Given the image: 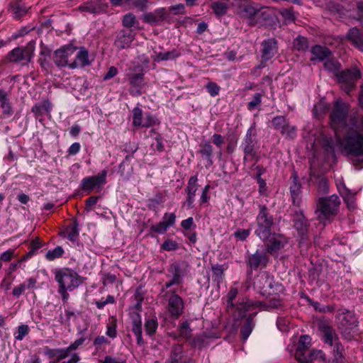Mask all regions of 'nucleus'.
Wrapping results in <instances>:
<instances>
[{
  "instance_id": "f257e3e1",
  "label": "nucleus",
  "mask_w": 363,
  "mask_h": 363,
  "mask_svg": "<svg viewBox=\"0 0 363 363\" xmlns=\"http://www.w3.org/2000/svg\"><path fill=\"white\" fill-rule=\"evenodd\" d=\"M349 106L341 100H337L330 114V126L335 139L325 138V150L334 154L341 151L352 156L353 162L363 165V117L355 111L347 118Z\"/></svg>"
},
{
  "instance_id": "f03ea898",
  "label": "nucleus",
  "mask_w": 363,
  "mask_h": 363,
  "mask_svg": "<svg viewBox=\"0 0 363 363\" xmlns=\"http://www.w3.org/2000/svg\"><path fill=\"white\" fill-rule=\"evenodd\" d=\"M55 279L59 286L58 293L64 302H66L69 297L68 291H73L83 282L81 277L69 269L57 270L55 272Z\"/></svg>"
},
{
  "instance_id": "7ed1b4c3",
  "label": "nucleus",
  "mask_w": 363,
  "mask_h": 363,
  "mask_svg": "<svg viewBox=\"0 0 363 363\" xmlns=\"http://www.w3.org/2000/svg\"><path fill=\"white\" fill-rule=\"evenodd\" d=\"M324 67L328 71L337 77L338 81L341 84V89L347 94H350L355 86V82L361 77L360 71L357 67L340 72V64L334 60H327L324 63Z\"/></svg>"
},
{
  "instance_id": "20e7f679",
  "label": "nucleus",
  "mask_w": 363,
  "mask_h": 363,
  "mask_svg": "<svg viewBox=\"0 0 363 363\" xmlns=\"http://www.w3.org/2000/svg\"><path fill=\"white\" fill-rule=\"evenodd\" d=\"M340 204V200L335 194L320 198L315 211L318 220L323 224L330 222L332 218L336 215Z\"/></svg>"
},
{
  "instance_id": "39448f33",
  "label": "nucleus",
  "mask_w": 363,
  "mask_h": 363,
  "mask_svg": "<svg viewBox=\"0 0 363 363\" xmlns=\"http://www.w3.org/2000/svg\"><path fill=\"white\" fill-rule=\"evenodd\" d=\"M260 306V302L246 298L240 302L236 307V310L240 317H246L249 313V317L247 318L246 323L241 330L244 340L247 339L252 331L254 327L252 316L257 314V311L255 310Z\"/></svg>"
},
{
  "instance_id": "423d86ee",
  "label": "nucleus",
  "mask_w": 363,
  "mask_h": 363,
  "mask_svg": "<svg viewBox=\"0 0 363 363\" xmlns=\"http://www.w3.org/2000/svg\"><path fill=\"white\" fill-rule=\"evenodd\" d=\"M254 286L263 296L277 294L283 290L282 285L275 284L273 276L267 272H262L255 277Z\"/></svg>"
},
{
  "instance_id": "0eeeda50",
  "label": "nucleus",
  "mask_w": 363,
  "mask_h": 363,
  "mask_svg": "<svg viewBox=\"0 0 363 363\" xmlns=\"http://www.w3.org/2000/svg\"><path fill=\"white\" fill-rule=\"evenodd\" d=\"M256 220L257 228L255 231V235L264 241L268 240L270 238L274 223L272 216L268 213L265 206H259Z\"/></svg>"
},
{
  "instance_id": "6e6552de",
  "label": "nucleus",
  "mask_w": 363,
  "mask_h": 363,
  "mask_svg": "<svg viewBox=\"0 0 363 363\" xmlns=\"http://www.w3.org/2000/svg\"><path fill=\"white\" fill-rule=\"evenodd\" d=\"M339 328L347 340H351L357 333V320L350 311H345L337 315Z\"/></svg>"
},
{
  "instance_id": "1a4fd4ad",
  "label": "nucleus",
  "mask_w": 363,
  "mask_h": 363,
  "mask_svg": "<svg viewBox=\"0 0 363 363\" xmlns=\"http://www.w3.org/2000/svg\"><path fill=\"white\" fill-rule=\"evenodd\" d=\"M133 125L136 128H148L159 125L160 121L150 112L143 113L139 106H135L133 111Z\"/></svg>"
},
{
  "instance_id": "9d476101",
  "label": "nucleus",
  "mask_w": 363,
  "mask_h": 363,
  "mask_svg": "<svg viewBox=\"0 0 363 363\" xmlns=\"http://www.w3.org/2000/svg\"><path fill=\"white\" fill-rule=\"evenodd\" d=\"M77 48L72 45H66L57 50L53 55V60L58 67H69L70 57L75 53Z\"/></svg>"
},
{
  "instance_id": "9b49d317",
  "label": "nucleus",
  "mask_w": 363,
  "mask_h": 363,
  "mask_svg": "<svg viewBox=\"0 0 363 363\" xmlns=\"http://www.w3.org/2000/svg\"><path fill=\"white\" fill-rule=\"evenodd\" d=\"M33 56V48H16L9 52L7 58L10 62L26 65Z\"/></svg>"
},
{
  "instance_id": "f8f14e48",
  "label": "nucleus",
  "mask_w": 363,
  "mask_h": 363,
  "mask_svg": "<svg viewBox=\"0 0 363 363\" xmlns=\"http://www.w3.org/2000/svg\"><path fill=\"white\" fill-rule=\"evenodd\" d=\"M252 127H250L246 133L244 141L242 143V150L245 153L244 160H247V157H254L256 153L257 139L255 134H252Z\"/></svg>"
},
{
  "instance_id": "ddd939ff",
  "label": "nucleus",
  "mask_w": 363,
  "mask_h": 363,
  "mask_svg": "<svg viewBox=\"0 0 363 363\" xmlns=\"http://www.w3.org/2000/svg\"><path fill=\"white\" fill-rule=\"evenodd\" d=\"M184 301L182 298L174 292L168 298L167 310L171 317L178 318L182 313Z\"/></svg>"
},
{
  "instance_id": "4468645a",
  "label": "nucleus",
  "mask_w": 363,
  "mask_h": 363,
  "mask_svg": "<svg viewBox=\"0 0 363 363\" xmlns=\"http://www.w3.org/2000/svg\"><path fill=\"white\" fill-rule=\"evenodd\" d=\"M107 171L103 170L96 176L84 178L82 181V188L84 191H90L97 186L105 184Z\"/></svg>"
},
{
  "instance_id": "2eb2a0df",
  "label": "nucleus",
  "mask_w": 363,
  "mask_h": 363,
  "mask_svg": "<svg viewBox=\"0 0 363 363\" xmlns=\"http://www.w3.org/2000/svg\"><path fill=\"white\" fill-rule=\"evenodd\" d=\"M233 6H238L239 7L237 12L243 18H251L259 11L258 8L247 4L245 0H235Z\"/></svg>"
},
{
  "instance_id": "dca6fc26",
  "label": "nucleus",
  "mask_w": 363,
  "mask_h": 363,
  "mask_svg": "<svg viewBox=\"0 0 363 363\" xmlns=\"http://www.w3.org/2000/svg\"><path fill=\"white\" fill-rule=\"evenodd\" d=\"M180 54L176 50H172L171 51H165L161 47H155L152 50L151 57L154 62H160L162 61L174 60Z\"/></svg>"
},
{
  "instance_id": "f3484780",
  "label": "nucleus",
  "mask_w": 363,
  "mask_h": 363,
  "mask_svg": "<svg viewBox=\"0 0 363 363\" xmlns=\"http://www.w3.org/2000/svg\"><path fill=\"white\" fill-rule=\"evenodd\" d=\"M198 189V176L194 175L189 178L186 188L187 193L186 201L183 203V206H186L189 209L193 207L196 191Z\"/></svg>"
},
{
  "instance_id": "a211bd4d",
  "label": "nucleus",
  "mask_w": 363,
  "mask_h": 363,
  "mask_svg": "<svg viewBox=\"0 0 363 363\" xmlns=\"http://www.w3.org/2000/svg\"><path fill=\"white\" fill-rule=\"evenodd\" d=\"M288 243V239L282 235H274L267 244V250L272 254L278 252Z\"/></svg>"
},
{
  "instance_id": "6ab92c4d",
  "label": "nucleus",
  "mask_w": 363,
  "mask_h": 363,
  "mask_svg": "<svg viewBox=\"0 0 363 363\" xmlns=\"http://www.w3.org/2000/svg\"><path fill=\"white\" fill-rule=\"evenodd\" d=\"M262 45V57L264 61L269 60L277 52V41L274 38H269L264 40Z\"/></svg>"
},
{
  "instance_id": "aec40b11",
  "label": "nucleus",
  "mask_w": 363,
  "mask_h": 363,
  "mask_svg": "<svg viewBox=\"0 0 363 363\" xmlns=\"http://www.w3.org/2000/svg\"><path fill=\"white\" fill-rule=\"evenodd\" d=\"M168 272L169 274H172V277L169 281L165 283V284L163 286V290L167 289L172 286L173 285H178L182 281L181 269L179 264L175 263L172 264L169 267Z\"/></svg>"
},
{
  "instance_id": "412c9836",
  "label": "nucleus",
  "mask_w": 363,
  "mask_h": 363,
  "mask_svg": "<svg viewBox=\"0 0 363 363\" xmlns=\"http://www.w3.org/2000/svg\"><path fill=\"white\" fill-rule=\"evenodd\" d=\"M268 262V257L265 253L258 250L252 255L248 259V264L252 269H257L259 267H265Z\"/></svg>"
},
{
  "instance_id": "4be33fe9",
  "label": "nucleus",
  "mask_w": 363,
  "mask_h": 363,
  "mask_svg": "<svg viewBox=\"0 0 363 363\" xmlns=\"http://www.w3.org/2000/svg\"><path fill=\"white\" fill-rule=\"evenodd\" d=\"M132 330L136 337L137 343L139 345H144L145 342L142 335V318L138 313L132 315Z\"/></svg>"
},
{
  "instance_id": "5701e85b",
  "label": "nucleus",
  "mask_w": 363,
  "mask_h": 363,
  "mask_svg": "<svg viewBox=\"0 0 363 363\" xmlns=\"http://www.w3.org/2000/svg\"><path fill=\"white\" fill-rule=\"evenodd\" d=\"M88 65H89L88 52L82 48L77 51L74 60L70 62L69 67L74 69L79 67H84Z\"/></svg>"
},
{
  "instance_id": "b1692460",
  "label": "nucleus",
  "mask_w": 363,
  "mask_h": 363,
  "mask_svg": "<svg viewBox=\"0 0 363 363\" xmlns=\"http://www.w3.org/2000/svg\"><path fill=\"white\" fill-rule=\"evenodd\" d=\"M166 16L165 9L163 8L157 9L152 12L145 13L142 18L145 22L148 23H157L164 19Z\"/></svg>"
},
{
  "instance_id": "393cba45",
  "label": "nucleus",
  "mask_w": 363,
  "mask_h": 363,
  "mask_svg": "<svg viewBox=\"0 0 363 363\" xmlns=\"http://www.w3.org/2000/svg\"><path fill=\"white\" fill-rule=\"evenodd\" d=\"M134 39V35L131 31H121L115 40V45L120 49L128 48Z\"/></svg>"
},
{
  "instance_id": "a878e982",
  "label": "nucleus",
  "mask_w": 363,
  "mask_h": 363,
  "mask_svg": "<svg viewBox=\"0 0 363 363\" xmlns=\"http://www.w3.org/2000/svg\"><path fill=\"white\" fill-rule=\"evenodd\" d=\"M320 330L323 333V340L325 343L333 346L335 342H337V337L335 330L329 325L321 324Z\"/></svg>"
},
{
  "instance_id": "bb28decb",
  "label": "nucleus",
  "mask_w": 363,
  "mask_h": 363,
  "mask_svg": "<svg viewBox=\"0 0 363 363\" xmlns=\"http://www.w3.org/2000/svg\"><path fill=\"white\" fill-rule=\"evenodd\" d=\"M347 37L354 45L363 52V35L359 29L356 28L350 29Z\"/></svg>"
},
{
  "instance_id": "cd10ccee",
  "label": "nucleus",
  "mask_w": 363,
  "mask_h": 363,
  "mask_svg": "<svg viewBox=\"0 0 363 363\" xmlns=\"http://www.w3.org/2000/svg\"><path fill=\"white\" fill-rule=\"evenodd\" d=\"M37 281L34 278H29L22 284L13 288L12 294L16 296H20L27 289H33L35 288Z\"/></svg>"
},
{
  "instance_id": "c85d7f7f",
  "label": "nucleus",
  "mask_w": 363,
  "mask_h": 363,
  "mask_svg": "<svg viewBox=\"0 0 363 363\" xmlns=\"http://www.w3.org/2000/svg\"><path fill=\"white\" fill-rule=\"evenodd\" d=\"M311 53L313 57H311L312 60H320L323 61L328 58L330 55V50L321 45H315L311 48Z\"/></svg>"
},
{
  "instance_id": "c756f323",
  "label": "nucleus",
  "mask_w": 363,
  "mask_h": 363,
  "mask_svg": "<svg viewBox=\"0 0 363 363\" xmlns=\"http://www.w3.org/2000/svg\"><path fill=\"white\" fill-rule=\"evenodd\" d=\"M52 108L51 102L48 100H45L41 103L37 104L33 107L32 111L36 116H42L45 113H50Z\"/></svg>"
},
{
  "instance_id": "7c9ffc66",
  "label": "nucleus",
  "mask_w": 363,
  "mask_h": 363,
  "mask_svg": "<svg viewBox=\"0 0 363 363\" xmlns=\"http://www.w3.org/2000/svg\"><path fill=\"white\" fill-rule=\"evenodd\" d=\"M293 182L290 186V192L294 203H298L300 200L301 194V184L298 182V177L296 174H294L291 177Z\"/></svg>"
},
{
  "instance_id": "2f4dec72",
  "label": "nucleus",
  "mask_w": 363,
  "mask_h": 363,
  "mask_svg": "<svg viewBox=\"0 0 363 363\" xmlns=\"http://www.w3.org/2000/svg\"><path fill=\"white\" fill-rule=\"evenodd\" d=\"M199 152H200L202 158L207 160L208 165L211 166L213 164V160H212L213 147L210 144V143L205 142L203 145H201Z\"/></svg>"
},
{
  "instance_id": "473e14b6",
  "label": "nucleus",
  "mask_w": 363,
  "mask_h": 363,
  "mask_svg": "<svg viewBox=\"0 0 363 363\" xmlns=\"http://www.w3.org/2000/svg\"><path fill=\"white\" fill-rule=\"evenodd\" d=\"M0 107L2 108L4 114L11 115L12 113V108L8 94L2 89H0Z\"/></svg>"
},
{
  "instance_id": "72a5a7b5",
  "label": "nucleus",
  "mask_w": 363,
  "mask_h": 363,
  "mask_svg": "<svg viewBox=\"0 0 363 363\" xmlns=\"http://www.w3.org/2000/svg\"><path fill=\"white\" fill-rule=\"evenodd\" d=\"M158 323L156 317H149L145 320V330L147 335H152L157 330Z\"/></svg>"
},
{
  "instance_id": "f704fd0d",
  "label": "nucleus",
  "mask_w": 363,
  "mask_h": 363,
  "mask_svg": "<svg viewBox=\"0 0 363 363\" xmlns=\"http://www.w3.org/2000/svg\"><path fill=\"white\" fill-rule=\"evenodd\" d=\"M45 354L50 357L55 359L57 362H60L67 358L64 348L46 349Z\"/></svg>"
},
{
  "instance_id": "c9c22d12",
  "label": "nucleus",
  "mask_w": 363,
  "mask_h": 363,
  "mask_svg": "<svg viewBox=\"0 0 363 363\" xmlns=\"http://www.w3.org/2000/svg\"><path fill=\"white\" fill-rule=\"evenodd\" d=\"M67 239L72 242H75L79 236V225L77 221H74L71 225L66 229Z\"/></svg>"
},
{
  "instance_id": "e433bc0d",
  "label": "nucleus",
  "mask_w": 363,
  "mask_h": 363,
  "mask_svg": "<svg viewBox=\"0 0 363 363\" xmlns=\"http://www.w3.org/2000/svg\"><path fill=\"white\" fill-rule=\"evenodd\" d=\"M211 8L217 16L221 17L226 14L228 6L226 3L216 1L212 4Z\"/></svg>"
},
{
  "instance_id": "4c0bfd02",
  "label": "nucleus",
  "mask_w": 363,
  "mask_h": 363,
  "mask_svg": "<svg viewBox=\"0 0 363 363\" xmlns=\"http://www.w3.org/2000/svg\"><path fill=\"white\" fill-rule=\"evenodd\" d=\"M355 194L356 193L352 191L350 189L348 190V192L341 194L350 210H353L355 208Z\"/></svg>"
},
{
  "instance_id": "58836bf2",
  "label": "nucleus",
  "mask_w": 363,
  "mask_h": 363,
  "mask_svg": "<svg viewBox=\"0 0 363 363\" xmlns=\"http://www.w3.org/2000/svg\"><path fill=\"white\" fill-rule=\"evenodd\" d=\"M30 328L28 325L21 324L18 326L16 332L14 333V338L16 340L21 341L29 333Z\"/></svg>"
},
{
  "instance_id": "ea45409f",
  "label": "nucleus",
  "mask_w": 363,
  "mask_h": 363,
  "mask_svg": "<svg viewBox=\"0 0 363 363\" xmlns=\"http://www.w3.org/2000/svg\"><path fill=\"white\" fill-rule=\"evenodd\" d=\"M344 347L340 344L338 342H335L333 345V355H334V361L336 362H342L344 359L343 356Z\"/></svg>"
},
{
  "instance_id": "a19ab883",
  "label": "nucleus",
  "mask_w": 363,
  "mask_h": 363,
  "mask_svg": "<svg viewBox=\"0 0 363 363\" xmlns=\"http://www.w3.org/2000/svg\"><path fill=\"white\" fill-rule=\"evenodd\" d=\"M64 253V250L62 247L57 246L52 250H49L45 255V258L48 261H53L54 259L60 257Z\"/></svg>"
},
{
  "instance_id": "79ce46f5",
  "label": "nucleus",
  "mask_w": 363,
  "mask_h": 363,
  "mask_svg": "<svg viewBox=\"0 0 363 363\" xmlns=\"http://www.w3.org/2000/svg\"><path fill=\"white\" fill-rule=\"evenodd\" d=\"M144 75L143 73L132 74L128 75L130 84L133 86L140 87L143 83Z\"/></svg>"
},
{
  "instance_id": "37998d69",
  "label": "nucleus",
  "mask_w": 363,
  "mask_h": 363,
  "mask_svg": "<svg viewBox=\"0 0 363 363\" xmlns=\"http://www.w3.org/2000/svg\"><path fill=\"white\" fill-rule=\"evenodd\" d=\"M294 47L299 51H304L308 48V41L304 37H298L294 41Z\"/></svg>"
},
{
  "instance_id": "c03bdc74",
  "label": "nucleus",
  "mask_w": 363,
  "mask_h": 363,
  "mask_svg": "<svg viewBox=\"0 0 363 363\" xmlns=\"http://www.w3.org/2000/svg\"><path fill=\"white\" fill-rule=\"evenodd\" d=\"M294 227L301 236V239L303 240L308 230L306 221L304 220H296Z\"/></svg>"
},
{
  "instance_id": "a18cd8bd",
  "label": "nucleus",
  "mask_w": 363,
  "mask_h": 363,
  "mask_svg": "<svg viewBox=\"0 0 363 363\" xmlns=\"http://www.w3.org/2000/svg\"><path fill=\"white\" fill-rule=\"evenodd\" d=\"M311 339L308 335H301L298 342V350L305 351L310 345Z\"/></svg>"
},
{
  "instance_id": "49530a36",
  "label": "nucleus",
  "mask_w": 363,
  "mask_h": 363,
  "mask_svg": "<svg viewBox=\"0 0 363 363\" xmlns=\"http://www.w3.org/2000/svg\"><path fill=\"white\" fill-rule=\"evenodd\" d=\"M281 133L285 135L288 138L294 139L296 136V128L294 125L288 124L282 128Z\"/></svg>"
},
{
  "instance_id": "de8ad7c7",
  "label": "nucleus",
  "mask_w": 363,
  "mask_h": 363,
  "mask_svg": "<svg viewBox=\"0 0 363 363\" xmlns=\"http://www.w3.org/2000/svg\"><path fill=\"white\" fill-rule=\"evenodd\" d=\"M223 268L222 265L216 264L212 266L213 275L215 277V281L220 282L223 277Z\"/></svg>"
},
{
  "instance_id": "09e8293b",
  "label": "nucleus",
  "mask_w": 363,
  "mask_h": 363,
  "mask_svg": "<svg viewBox=\"0 0 363 363\" xmlns=\"http://www.w3.org/2000/svg\"><path fill=\"white\" fill-rule=\"evenodd\" d=\"M147 0H125V5L130 7L140 9V10L146 8Z\"/></svg>"
},
{
  "instance_id": "8fccbe9b",
  "label": "nucleus",
  "mask_w": 363,
  "mask_h": 363,
  "mask_svg": "<svg viewBox=\"0 0 363 363\" xmlns=\"http://www.w3.org/2000/svg\"><path fill=\"white\" fill-rule=\"evenodd\" d=\"M84 342V338L81 337L79 339L76 340L74 342H72L69 347L64 348L65 350L66 357H69L70 352L74 350H76L80 345H82Z\"/></svg>"
},
{
  "instance_id": "3c124183",
  "label": "nucleus",
  "mask_w": 363,
  "mask_h": 363,
  "mask_svg": "<svg viewBox=\"0 0 363 363\" xmlns=\"http://www.w3.org/2000/svg\"><path fill=\"white\" fill-rule=\"evenodd\" d=\"M272 123L274 128L279 130L280 131L282 130V128H284L285 125L289 124L286 123V119L284 116L274 117L272 119Z\"/></svg>"
},
{
  "instance_id": "603ef678",
  "label": "nucleus",
  "mask_w": 363,
  "mask_h": 363,
  "mask_svg": "<svg viewBox=\"0 0 363 363\" xmlns=\"http://www.w3.org/2000/svg\"><path fill=\"white\" fill-rule=\"evenodd\" d=\"M163 223L169 228L173 226L176 222V215L174 213H165L162 217Z\"/></svg>"
},
{
  "instance_id": "864d4df0",
  "label": "nucleus",
  "mask_w": 363,
  "mask_h": 363,
  "mask_svg": "<svg viewBox=\"0 0 363 363\" xmlns=\"http://www.w3.org/2000/svg\"><path fill=\"white\" fill-rule=\"evenodd\" d=\"M78 9L81 12H88L90 13L97 12V8L93 4L92 1L84 3V4L79 6Z\"/></svg>"
},
{
  "instance_id": "5fc2aeb1",
  "label": "nucleus",
  "mask_w": 363,
  "mask_h": 363,
  "mask_svg": "<svg viewBox=\"0 0 363 363\" xmlns=\"http://www.w3.org/2000/svg\"><path fill=\"white\" fill-rule=\"evenodd\" d=\"M262 102V94L257 93L253 96L252 101L247 104V108L250 111L253 110L255 107L259 106Z\"/></svg>"
},
{
  "instance_id": "6e6d98bb",
  "label": "nucleus",
  "mask_w": 363,
  "mask_h": 363,
  "mask_svg": "<svg viewBox=\"0 0 363 363\" xmlns=\"http://www.w3.org/2000/svg\"><path fill=\"white\" fill-rule=\"evenodd\" d=\"M177 248V242L170 239L166 240L162 245V249L165 251L176 250Z\"/></svg>"
},
{
  "instance_id": "4d7b16f0",
  "label": "nucleus",
  "mask_w": 363,
  "mask_h": 363,
  "mask_svg": "<svg viewBox=\"0 0 363 363\" xmlns=\"http://www.w3.org/2000/svg\"><path fill=\"white\" fill-rule=\"evenodd\" d=\"M168 228H169L166 225V224L161 221L152 225L150 229L152 232L157 233L158 234H164Z\"/></svg>"
},
{
  "instance_id": "13d9d810",
  "label": "nucleus",
  "mask_w": 363,
  "mask_h": 363,
  "mask_svg": "<svg viewBox=\"0 0 363 363\" xmlns=\"http://www.w3.org/2000/svg\"><path fill=\"white\" fill-rule=\"evenodd\" d=\"M136 21L135 16L133 13H128L124 16L123 19V24L125 27H132L135 25Z\"/></svg>"
},
{
  "instance_id": "bf43d9fd",
  "label": "nucleus",
  "mask_w": 363,
  "mask_h": 363,
  "mask_svg": "<svg viewBox=\"0 0 363 363\" xmlns=\"http://www.w3.org/2000/svg\"><path fill=\"white\" fill-rule=\"evenodd\" d=\"M250 234V230L249 229H238L237 230L233 235L240 240H245Z\"/></svg>"
},
{
  "instance_id": "052dcab7",
  "label": "nucleus",
  "mask_w": 363,
  "mask_h": 363,
  "mask_svg": "<svg viewBox=\"0 0 363 363\" xmlns=\"http://www.w3.org/2000/svg\"><path fill=\"white\" fill-rule=\"evenodd\" d=\"M277 325L279 330L286 332L289 329V321L284 318L279 317L277 319Z\"/></svg>"
},
{
  "instance_id": "680f3d73",
  "label": "nucleus",
  "mask_w": 363,
  "mask_h": 363,
  "mask_svg": "<svg viewBox=\"0 0 363 363\" xmlns=\"http://www.w3.org/2000/svg\"><path fill=\"white\" fill-rule=\"evenodd\" d=\"M206 89L211 96H216L219 94L220 88L214 82H208L206 85Z\"/></svg>"
},
{
  "instance_id": "e2e57ef3",
  "label": "nucleus",
  "mask_w": 363,
  "mask_h": 363,
  "mask_svg": "<svg viewBox=\"0 0 363 363\" xmlns=\"http://www.w3.org/2000/svg\"><path fill=\"white\" fill-rule=\"evenodd\" d=\"M295 356L296 359L301 363H311L308 355L305 354V351L296 350Z\"/></svg>"
},
{
  "instance_id": "0e129e2a",
  "label": "nucleus",
  "mask_w": 363,
  "mask_h": 363,
  "mask_svg": "<svg viewBox=\"0 0 363 363\" xmlns=\"http://www.w3.org/2000/svg\"><path fill=\"white\" fill-rule=\"evenodd\" d=\"M328 182L325 178H321L318 184V189L320 193L326 194L328 192Z\"/></svg>"
},
{
  "instance_id": "69168bd1",
  "label": "nucleus",
  "mask_w": 363,
  "mask_h": 363,
  "mask_svg": "<svg viewBox=\"0 0 363 363\" xmlns=\"http://www.w3.org/2000/svg\"><path fill=\"white\" fill-rule=\"evenodd\" d=\"M308 357L311 363H312V362L315 359L323 360L325 358V354L322 350H313L310 353Z\"/></svg>"
},
{
  "instance_id": "338daca9",
  "label": "nucleus",
  "mask_w": 363,
  "mask_h": 363,
  "mask_svg": "<svg viewBox=\"0 0 363 363\" xmlns=\"http://www.w3.org/2000/svg\"><path fill=\"white\" fill-rule=\"evenodd\" d=\"M106 334L109 337L114 339L116 337L117 331H116V325L115 323H112L111 325H107V329Z\"/></svg>"
},
{
  "instance_id": "774afa93",
  "label": "nucleus",
  "mask_w": 363,
  "mask_h": 363,
  "mask_svg": "<svg viewBox=\"0 0 363 363\" xmlns=\"http://www.w3.org/2000/svg\"><path fill=\"white\" fill-rule=\"evenodd\" d=\"M238 293V291L236 288H231L228 294V306H233V300L235 298Z\"/></svg>"
}]
</instances>
